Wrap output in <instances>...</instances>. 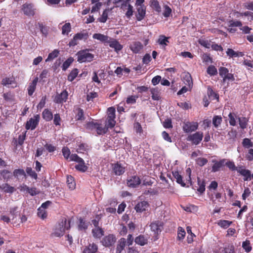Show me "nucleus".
Wrapping results in <instances>:
<instances>
[{
	"label": "nucleus",
	"instance_id": "5701e85b",
	"mask_svg": "<svg viewBox=\"0 0 253 253\" xmlns=\"http://www.w3.org/2000/svg\"><path fill=\"white\" fill-rule=\"evenodd\" d=\"M42 117L43 119L47 122L50 121L53 119L52 113L48 109H45L43 110L42 113Z\"/></svg>",
	"mask_w": 253,
	"mask_h": 253
},
{
	"label": "nucleus",
	"instance_id": "7c9ffc66",
	"mask_svg": "<svg viewBox=\"0 0 253 253\" xmlns=\"http://www.w3.org/2000/svg\"><path fill=\"white\" fill-rule=\"evenodd\" d=\"M109 46L114 48L115 50L117 52L123 48V46L116 40L111 42Z\"/></svg>",
	"mask_w": 253,
	"mask_h": 253
},
{
	"label": "nucleus",
	"instance_id": "2eb2a0df",
	"mask_svg": "<svg viewBox=\"0 0 253 253\" xmlns=\"http://www.w3.org/2000/svg\"><path fill=\"white\" fill-rule=\"evenodd\" d=\"M150 227L151 230L154 232V235L157 236L158 234L161 233V225L160 224L159 221H155L151 223Z\"/></svg>",
	"mask_w": 253,
	"mask_h": 253
},
{
	"label": "nucleus",
	"instance_id": "5fc2aeb1",
	"mask_svg": "<svg viewBox=\"0 0 253 253\" xmlns=\"http://www.w3.org/2000/svg\"><path fill=\"white\" fill-rule=\"evenodd\" d=\"M223 253H235V248L233 245H228L223 249Z\"/></svg>",
	"mask_w": 253,
	"mask_h": 253
},
{
	"label": "nucleus",
	"instance_id": "bb28decb",
	"mask_svg": "<svg viewBox=\"0 0 253 253\" xmlns=\"http://www.w3.org/2000/svg\"><path fill=\"white\" fill-rule=\"evenodd\" d=\"M76 112V119L77 121H84L85 119L84 112L82 109L80 107H77L75 109Z\"/></svg>",
	"mask_w": 253,
	"mask_h": 253
},
{
	"label": "nucleus",
	"instance_id": "603ef678",
	"mask_svg": "<svg viewBox=\"0 0 253 253\" xmlns=\"http://www.w3.org/2000/svg\"><path fill=\"white\" fill-rule=\"evenodd\" d=\"M73 61V59L72 57L68 58L63 63L62 66V70L65 71L70 66Z\"/></svg>",
	"mask_w": 253,
	"mask_h": 253
},
{
	"label": "nucleus",
	"instance_id": "7ed1b4c3",
	"mask_svg": "<svg viewBox=\"0 0 253 253\" xmlns=\"http://www.w3.org/2000/svg\"><path fill=\"white\" fill-rule=\"evenodd\" d=\"M199 126V124L196 122H184L182 129L186 133H190L196 131Z\"/></svg>",
	"mask_w": 253,
	"mask_h": 253
},
{
	"label": "nucleus",
	"instance_id": "69168bd1",
	"mask_svg": "<svg viewBox=\"0 0 253 253\" xmlns=\"http://www.w3.org/2000/svg\"><path fill=\"white\" fill-rule=\"evenodd\" d=\"M243 145L245 147L249 148L253 146V143L249 138H244L242 142Z\"/></svg>",
	"mask_w": 253,
	"mask_h": 253
},
{
	"label": "nucleus",
	"instance_id": "4be33fe9",
	"mask_svg": "<svg viewBox=\"0 0 253 253\" xmlns=\"http://www.w3.org/2000/svg\"><path fill=\"white\" fill-rule=\"evenodd\" d=\"M134 241L136 244L143 246L147 244L148 239L144 235H140L135 238Z\"/></svg>",
	"mask_w": 253,
	"mask_h": 253
},
{
	"label": "nucleus",
	"instance_id": "0e129e2a",
	"mask_svg": "<svg viewBox=\"0 0 253 253\" xmlns=\"http://www.w3.org/2000/svg\"><path fill=\"white\" fill-rule=\"evenodd\" d=\"M151 57L150 54L146 53L142 58V62L144 64L147 65L151 61Z\"/></svg>",
	"mask_w": 253,
	"mask_h": 253
},
{
	"label": "nucleus",
	"instance_id": "393cba45",
	"mask_svg": "<svg viewBox=\"0 0 253 253\" xmlns=\"http://www.w3.org/2000/svg\"><path fill=\"white\" fill-rule=\"evenodd\" d=\"M172 175L176 179V182L182 187H185L186 184L184 182L182 179V176L179 174L178 171H174L172 172Z\"/></svg>",
	"mask_w": 253,
	"mask_h": 253
},
{
	"label": "nucleus",
	"instance_id": "8fccbe9b",
	"mask_svg": "<svg viewBox=\"0 0 253 253\" xmlns=\"http://www.w3.org/2000/svg\"><path fill=\"white\" fill-rule=\"evenodd\" d=\"M62 153L66 160H68L70 157L71 152L68 147H63L62 149Z\"/></svg>",
	"mask_w": 253,
	"mask_h": 253
},
{
	"label": "nucleus",
	"instance_id": "0eeeda50",
	"mask_svg": "<svg viewBox=\"0 0 253 253\" xmlns=\"http://www.w3.org/2000/svg\"><path fill=\"white\" fill-rule=\"evenodd\" d=\"M116 241V237L113 234H109L103 238L102 243L104 246L109 247L113 245Z\"/></svg>",
	"mask_w": 253,
	"mask_h": 253
},
{
	"label": "nucleus",
	"instance_id": "774afa93",
	"mask_svg": "<svg viewBox=\"0 0 253 253\" xmlns=\"http://www.w3.org/2000/svg\"><path fill=\"white\" fill-rule=\"evenodd\" d=\"M228 73V70L227 68L224 67H221L219 68V74L221 77L223 78Z\"/></svg>",
	"mask_w": 253,
	"mask_h": 253
},
{
	"label": "nucleus",
	"instance_id": "a19ab883",
	"mask_svg": "<svg viewBox=\"0 0 253 253\" xmlns=\"http://www.w3.org/2000/svg\"><path fill=\"white\" fill-rule=\"evenodd\" d=\"M109 11V9H105L103 11L101 16L98 18V21L101 23H105L108 19V15Z\"/></svg>",
	"mask_w": 253,
	"mask_h": 253
},
{
	"label": "nucleus",
	"instance_id": "423d86ee",
	"mask_svg": "<svg viewBox=\"0 0 253 253\" xmlns=\"http://www.w3.org/2000/svg\"><path fill=\"white\" fill-rule=\"evenodd\" d=\"M141 183V180L139 176L136 175H133L128 177L126 180V184L127 186L130 188H135Z\"/></svg>",
	"mask_w": 253,
	"mask_h": 253
},
{
	"label": "nucleus",
	"instance_id": "f03ea898",
	"mask_svg": "<svg viewBox=\"0 0 253 253\" xmlns=\"http://www.w3.org/2000/svg\"><path fill=\"white\" fill-rule=\"evenodd\" d=\"M70 228V221H68L67 224L66 218L63 219L61 224L59 225V227L56 228L54 231L50 234V236L60 237L64 235L66 230H68Z\"/></svg>",
	"mask_w": 253,
	"mask_h": 253
},
{
	"label": "nucleus",
	"instance_id": "09e8293b",
	"mask_svg": "<svg viewBox=\"0 0 253 253\" xmlns=\"http://www.w3.org/2000/svg\"><path fill=\"white\" fill-rule=\"evenodd\" d=\"M12 175L18 178L20 176H25L26 173L23 169H16L13 171Z\"/></svg>",
	"mask_w": 253,
	"mask_h": 253
},
{
	"label": "nucleus",
	"instance_id": "4d7b16f0",
	"mask_svg": "<svg viewBox=\"0 0 253 253\" xmlns=\"http://www.w3.org/2000/svg\"><path fill=\"white\" fill-rule=\"evenodd\" d=\"M28 193L32 196L38 195L40 193V191L37 189V188L33 187L29 188Z\"/></svg>",
	"mask_w": 253,
	"mask_h": 253
},
{
	"label": "nucleus",
	"instance_id": "c756f323",
	"mask_svg": "<svg viewBox=\"0 0 253 253\" xmlns=\"http://www.w3.org/2000/svg\"><path fill=\"white\" fill-rule=\"evenodd\" d=\"M108 130V128L106 125L104 126H102L100 124H97L96 131L98 135L105 134L107 132Z\"/></svg>",
	"mask_w": 253,
	"mask_h": 253
},
{
	"label": "nucleus",
	"instance_id": "e2e57ef3",
	"mask_svg": "<svg viewBox=\"0 0 253 253\" xmlns=\"http://www.w3.org/2000/svg\"><path fill=\"white\" fill-rule=\"evenodd\" d=\"M116 123V122L115 120H109L108 119H106V126L108 128V129L113 128L115 126Z\"/></svg>",
	"mask_w": 253,
	"mask_h": 253
},
{
	"label": "nucleus",
	"instance_id": "cd10ccee",
	"mask_svg": "<svg viewBox=\"0 0 253 253\" xmlns=\"http://www.w3.org/2000/svg\"><path fill=\"white\" fill-rule=\"evenodd\" d=\"M238 120L239 121L240 127L242 129H244L245 128H247L248 123L249 122V119L245 117H238Z\"/></svg>",
	"mask_w": 253,
	"mask_h": 253
},
{
	"label": "nucleus",
	"instance_id": "c9c22d12",
	"mask_svg": "<svg viewBox=\"0 0 253 253\" xmlns=\"http://www.w3.org/2000/svg\"><path fill=\"white\" fill-rule=\"evenodd\" d=\"M232 223V221L226 220H219L217 222L218 225L224 229L227 228Z\"/></svg>",
	"mask_w": 253,
	"mask_h": 253
},
{
	"label": "nucleus",
	"instance_id": "473e14b6",
	"mask_svg": "<svg viewBox=\"0 0 253 253\" xmlns=\"http://www.w3.org/2000/svg\"><path fill=\"white\" fill-rule=\"evenodd\" d=\"M1 188L4 192L7 193H12L16 190L14 187L10 186L7 183L3 184L2 185Z\"/></svg>",
	"mask_w": 253,
	"mask_h": 253
},
{
	"label": "nucleus",
	"instance_id": "338daca9",
	"mask_svg": "<svg viewBox=\"0 0 253 253\" xmlns=\"http://www.w3.org/2000/svg\"><path fill=\"white\" fill-rule=\"evenodd\" d=\"M196 162L199 166L202 167L208 163V160L205 158H199L197 159Z\"/></svg>",
	"mask_w": 253,
	"mask_h": 253
},
{
	"label": "nucleus",
	"instance_id": "37998d69",
	"mask_svg": "<svg viewBox=\"0 0 253 253\" xmlns=\"http://www.w3.org/2000/svg\"><path fill=\"white\" fill-rule=\"evenodd\" d=\"M59 53V51L57 49H54L52 52L48 54L45 61L47 62L53 60L58 56Z\"/></svg>",
	"mask_w": 253,
	"mask_h": 253
},
{
	"label": "nucleus",
	"instance_id": "c03bdc74",
	"mask_svg": "<svg viewBox=\"0 0 253 253\" xmlns=\"http://www.w3.org/2000/svg\"><path fill=\"white\" fill-rule=\"evenodd\" d=\"M242 247L247 253L251 252L252 249L250 241L247 240L243 242Z\"/></svg>",
	"mask_w": 253,
	"mask_h": 253
},
{
	"label": "nucleus",
	"instance_id": "052dcab7",
	"mask_svg": "<svg viewBox=\"0 0 253 253\" xmlns=\"http://www.w3.org/2000/svg\"><path fill=\"white\" fill-rule=\"evenodd\" d=\"M163 126L166 128H171L172 127V125L171 119H166L163 122Z\"/></svg>",
	"mask_w": 253,
	"mask_h": 253
},
{
	"label": "nucleus",
	"instance_id": "20e7f679",
	"mask_svg": "<svg viewBox=\"0 0 253 253\" xmlns=\"http://www.w3.org/2000/svg\"><path fill=\"white\" fill-rule=\"evenodd\" d=\"M40 119V116L39 115H35L33 118H30L27 121L25 124V128L27 130L35 129L39 124Z\"/></svg>",
	"mask_w": 253,
	"mask_h": 253
},
{
	"label": "nucleus",
	"instance_id": "ea45409f",
	"mask_svg": "<svg viewBox=\"0 0 253 253\" xmlns=\"http://www.w3.org/2000/svg\"><path fill=\"white\" fill-rule=\"evenodd\" d=\"M151 7L155 10L157 12H160L161 10V6L160 5L159 2L157 0H152L151 1Z\"/></svg>",
	"mask_w": 253,
	"mask_h": 253
},
{
	"label": "nucleus",
	"instance_id": "79ce46f5",
	"mask_svg": "<svg viewBox=\"0 0 253 253\" xmlns=\"http://www.w3.org/2000/svg\"><path fill=\"white\" fill-rule=\"evenodd\" d=\"M207 73L210 76H215L217 74V70L213 65L209 66L207 70Z\"/></svg>",
	"mask_w": 253,
	"mask_h": 253
},
{
	"label": "nucleus",
	"instance_id": "ddd939ff",
	"mask_svg": "<svg viewBox=\"0 0 253 253\" xmlns=\"http://www.w3.org/2000/svg\"><path fill=\"white\" fill-rule=\"evenodd\" d=\"M149 203L147 201H142L137 203L134 209L136 212H142L146 211V209L149 207Z\"/></svg>",
	"mask_w": 253,
	"mask_h": 253
},
{
	"label": "nucleus",
	"instance_id": "13d9d810",
	"mask_svg": "<svg viewBox=\"0 0 253 253\" xmlns=\"http://www.w3.org/2000/svg\"><path fill=\"white\" fill-rule=\"evenodd\" d=\"M38 215L42 219H44L47 217V212L45 210H42L41 208H40L38 209Z\"/></svg>",
	"mask_w": 253,
	"mask_h": 253
},
{
	"label": "nucleus",
	"instance_id": "864d4df0",
	"mask_svg": "<svg viewBox=\"0 0 253 253\" xmlns=\"http://www.w3.org/2000/svg\"><path fill=\"white\" fill-rule=\"evenodd\" d=\"M185 231L183 228L181 227H179L178 228V233H177V239L178 240H182L184 239L185 236Z\"/></svg>",
	"mask_w": 253,
	"mask_h": 253
},
{
	"label": "nucleus",
	"instance_id": "a18cd8bd",
	"mask_svg": "<svg viewBox=\"0 0 253 253\" xmlns=\"http://www.w3.org/2000/svg\"><path fill=\"white\" fill-rule=\"evenodd\" d=\"M71 26L70 23H65L62 28V34L63 35L67 34L70 32Z\"/></svg>",
	"mask_w": 253,
	"mask_h": 253
},
{
	"label": "nucleus",
	"instance_id": "49530a36",
	"mask_svg": "<svg viewBox=\"0 0 253 253\" xmlns=\"http://www.w3.org/2000/svg\"><path fill=\"white\" fill-rule=\"evenodd\" d=\"M150 91L152 94V99L154 100H159L160 99V95L159 94L158 89L153 88H152Z\"/></svg>",
	"mask_w": 253,
	"mask_h": 253
},
{
	"label": "nucleus",
	"instance_id": "aec40b11",
	"mask_svg": "<svg viewBox=\"0 0 253 253\" xmlns=\"http://www.w3.org/2000/svg\"><path fill=\"white\" fill-rule=\"evenodd\" d=\"M104 231L101 227L94 228L92 229V234L95 238L100 239L104 235Z\"/></svg>",
	"mask_w": 253,
	"mask_h": 253
},
{
	"label": "nucleus",
	"instance_id": "f257e3e1",
	"mask_svg": "<svg viewBox=\"0 0 253 253\" xmlns=\"http://www.w3.org/2000/svg\"><path fill=\"white\" fill-rule=\"evenodd\" d=\"M89 49H85L79 51L76 55L77 61L79 63L89 62L92 61L94 58V55L89 52Z\"/></svg>",
	"mask_w": 253,
	"mask_h": 253
},
{
	"label": "nucleus",
	"instance_id": "e433bc0d",
	"mask_svg": "<svg viewBox=\"0 0 253 253\" xmlns=\"http://www.w3.org/2000/svg\"><path fill=\"white\" fill-rule=\"evenodd\" d=\"M222 119L220 116H214L212 118V124L214 126L217 128L222 122Z\"/></svg>",
	"mask_w": 253,
	"mask_h": 253
},
{
	"label": "nucleus",
	"instance_id": "2f4dec72",
	"mask_svg": "<svg viewBox=\"0 0 253 253\" xmlns=\"http://www.w3.org/2000/svg\"><path fill=\"white\" fill-rule=\"evenodd\" d=\"M93 38L101 42H105L108 41L109 37L101 34H94L93 35Z\"/></svg>",
	"mask_w": 253,
	"mask_h": 253
},
{
	"label": "nucleus",
	"instance_id": "f3484780",
	"mask_svg": "<svg viewBox=\"0 0 253 253\" xmlns=\"http://www.w3.org/2000/svg\"><path fill=\"white\" fill-rule=\"evenodd\" d=\"M38 82V78L36 77L33 80L32 83L29 84L28 88V93L29 96H32L35 92Z\"/></svg>",
	"mask_w": 253,
	"mask_h": 253
},
{
	"label": "nucleus",
	"instance_id": "9b49d317",
	"mask_svg": "<svg viewBox=\"0 0 253 253\" xmlns=\"http://www.w3.org/2000/svg\"><path fill=\"white\" fill-rule=\"evenodd\" d=\"M1 84L2 85L9 87V85H11V87L15 88L17 86V83L15 79L13 77L11 78H4L2 79Z\"/></svg>",
	"mask_w": 253,
	"mask_h": 253
},
{
	"label": "nucleus",
	"instance_id": "b1692460",
	"mask_svg": "<svg viewBox=\"0 0 253 253\" xmlns=\"http://www.w3.org/2000/svg\"><path fill=\"white\" fill-rule=\"evenodd\" d=\"M197 184L198 187L196 189L197 191L200 194H203L205 191V180L201 179L199 177L197 178Z\"/></svg>",
	"mask_w": 253,
	"mask_h": 253
},
{
	"label": "nucleus",
	"instance_id": "412c9836",
	"mask_svg": "<svg viewBox=\"0 0 253 253\" xmlns=\"http://www.w3.org/2000/svg\"><path fill=\"white\" fill-rule=\"evenodd\" d=\"M126 245V240L124 238H121L118 243L116 253H121L124 250Z\"/></svg>",
	"mask_w": 253,
	"mask_h": 253
},
{
	"label": "nucleus",
	"instance_id": "a878e982",
	"mask_svg": "<svg viewBox=\"0 0 253 253\" xmlns=\"http://www.w3.org/2000/svg\"><path fill=\"white\" fill-rule=\"evenodd\" d=\"M0 176L2 178L7 181L12 177V173L7 169H3L0 171Z\"/></svg>",
	"mask_w": 253,
	"mask_h": 253
},
{
	"label": "nucleus",
	"instance_id": "1a4fd4ad",
	"mask_svg": "<svg viewBox=\"0 0 253 253\" xmlns=\"http://www.w3.org/2000/svg\"><path fill=\"white\" fill-rule=\"evenodd\" d=\"M120 8L123 11H126L125 15L127 18L129 19L132 16L133 7L130 4L122 3Z\"/></svg>",
	"mask_w": 253,
	"mask_h": 253
},
{
	"label": "nucleus",
	"instance_id": "c85d7f7f",
	"mask_svg": "<svg viewBox=\"0 0 253 253\" xmlns=\"http://www.w3.org/2000/svg\"><path fill=\"white\" fill-rule=\"evenodd\" d=\"M78 163V164L75 166V168L77 170L81 172H85L87 170L88 167L85 165L83 159Z\"/></svg>",
	"mask_w": 253,
	"mask_h": 253
},
{
	"label": "nucleus",
	"instance_id": "6ab92c4d",
	"mask_svg": "<svg viewBox=\"0 0 253 253\" xmlns=\"http://www.w3.org/2000/svg\"><path fill=\"white\" fill-rule=\"evenodd\" d=\"M98 250V246L94 243L89 244L85 247L83 251V253H95Z\"/></svg>",
	"mask_w": 253,
	"mask_h": 253
},
{
	"label": "nucleus",
	"instance_id": "58836bf2",
	"mask_svg": "<svg viewBox=\"0 0 253 253\" xmlns=\"http://www.w3.org/2000/svg\"><path fill=\"white\" fill-rule=\"evenodd\" d=\"M74 36L78 41L82 40H86L88 37V33L86 32L78 33L75 34Z\"/></svg>",
	"mask_w": 253,
	"mask_h": 253
},
{
	"label": "nucleus",
	"instance_id": "72a5a7b5",
	"mask_svg": "<svg viewBox=\"0 0 253 253\" xmlns=\"http://www.w3.org/2000/svg\"><path fill=\"white\" fill-rule=\"evenodd\" d=\"M78 74V69L74 68L68 76V80L70 82H72L77 77Z\"/></svg>",
	"mask_w": 253,
	"mask_h": 253
},
{
	"label": "nucleus",
	"instance_id": "dca6fc26",
	"mask_svg": "<svg viewBox=\"0 0 253 253\" xmlns=\"http://www.w3.org/2000/svg\"><path fill=\"white\" fill-rule=\"evenodd\" d=\"M137 14L136 15V19L140 21L144 19L146 14V7L145 6H140L137 8Z\"/></svg>",
	"mask_w": 253,
	"mask_h": 253
},
{
	"label": "nucleus",
	"instance_id": "39448f33",
	"mask_svg": "<svg viewBox=\"0 0 253 253\" xmlns=\"http://www.w3.org/2000/svg\"><path fill=\"white\" fill-rule=\"evenodd\" d=\"M203 138V133L201 131H197L194 134L189 135L187 137L188 141H191L193 144H199Z\"/></svg>",
	"mask_w": 253,
	"mask_h": 253
},
{
	"label": "nucleus",
	"instance_id": "3c124183",
	"mask_svg": "<svg viewBox=\"0 0 253 253\" xmlns=\"http://www.w3.org/2000/svg\"><path fill=\"white\" fill-rule=\"evenodd\" d=\"M229 124L231 126H235L236 125V121L235 118L236 115L234 113H230L228 115Z\"/></svg>",
	"mask_w": 253,
	"mask_h": 253
},
{
	"label": "nucleus",
	"instance_id": "bf43d9fd",
	"mask_svg": "<svg viewBox=\"0 0 253 253\" xmlns=\"http://www.w3.org/2000/svg\"><path fill=\"white\" fill-rule=\"evenodd\" d=\"M97 124L98 123L94 122L93 121L89 122L86 123V128L91 130L94 129H96Z\"/></svg>",
	"mask_w": 253,
	"mask_h": 253
},
{
	"label": "nucleus",
	"instance_id": "4468645a",
	"mask_svg": "<svg viewBox=\"0 0 253 253\" xmlns=\"http://www.w3.org/2000/svg\"><path fill=\"white\" fill-rule=\"evenodd\" d=\"M143 45L140 42H134L130 45V48L134 53H138L143 48Z\"/></svg>",
	"mask_w": 253,
	"mask_h": 253
},
{
	"label": "nucleus",
	"instance_id": "6e6552de",
	"mask_svg": "<svg viewBox=\"0 0 253 253\" xmlns=\"http://www.w3.org/2000/svg\"><path fill=\"white\" fill-rule=\"evenodd\" d=\"M68 96V92L64 90L60 94H57L54 97L53 101L57 104H62L66 101Z\"/></svg>",
	"mask_w": 253,
	"mask_h": 253
},
{
	"label": "nucleus",
	"instance_id": "6e6d98bb",
	"mask_svg": "<svg viewBox=\"0 0 253 253\" xmlns=\"http://www.w3.org/2000/svg\"><path fill=\"white\" fill-rule=\"evenodd\" d=\"M227 55L230 58L236 57L239 56V52L235 51L231 48H228L226 51Z\"/></svg>",
	"mask_w": 253,
	"mask_h": 253
},
{
	"label": "nucleus",
	"instance_id": "f8f14e48",
	"mask_svg": "<svg viewBox=\"0 0 253 253\" xmlns=\"http://www.w3.org/2000/svg\"><path fill=\"white\" fill-rule=\"evenodd\" d=\"M24 13L28 16H33L35 14V9L31 4H24L22 8Z\"/></svg>",
	"mask_w": 253,
	"mask_h": 253
},
{
	"label": "nucleus",
	"instance_id": "9d476101",
	"mask_svg": "<svg viewBox=\"0 0 253 253\" xmlns=\"http://www.w3.org/2000/svg\"><path fill=\"white\" fill-rule=\"evenodd\" d=\"M125 167H123L121 164L117 163L112 164V170L113 172L116 175H121L125 172Z\"/></svg>",
	"mask_w": 253,
	"mask_h": 253
},
{
	"label": "nucleus",
	"instance_id": "a211bd4d",
	"mask_svg": "<svg viewBox=\"0 0 253 253\" xmlns=\"http://www.w3.org/2000/svg\"><path fill=\"white\" fill-rule=\"evenodd\" d=\"M225 161V159H222L219 161H213L214 164L212 167L211 171L214 172L219 171L220 168L224 166Z\"/></svg>",
	"mask_w": 253,
	"mask_h": 253
},
{
	"label": "nucleus",
	"instance_id": "680f3d73",
	"mask_svg": "<svg viewBox=\"0 0 253 253\" xmlns=\"http://www.w3.org/2000/svg\"><path fill=\"white\" fill-rule=\"evenodd\" d=\"M168 39V38L166 37L165 36H160L158 42L160 44L167 45V43L169 42Z\"/></svg>",
	"mask_w": 253,
	"mask_h": 253
},
{
	"label": "nucleus",
	"instance_id": "f704fd0d",
	"mask_svg": "<svg viewBox=\"0 0 253 253\" xmlns=\"http://www.w3.org/2000/svg\"><path fill=\"white\" fill-rule=\"evenodd\" d=\"M67 184L71 189H74L75 188L76 184L73 177L71 175H68L67 176Z\"/></svg>",
	"mask_w": 253,
	"mask_h": 253
},
{
	"label": "nucleus",
	"instance_id": "de8ad7c7",
	"mask_svg": "<svg viewBox=\"0 0 253 253\" xmlns=\"http://www.w3.org/2000/svg\"><path fill=\"white\" fill-rule=\"evenodd\" d=\"M26 171L27 173L32 178H33L36 180L38 178V175L37 173L33 170L31 167H27L26 169Z\"/></svg>",
	"mask_w": 253,
	"mask_h": 253
},
{
	"label": "nucleus",
	"instance_id": "4c0bfd02",
	"mask_svg": "<svg viewBox=\"0 0 253 253\" xmlns=\"http://www.w3.org/2000/svg\"><path fill=\"white\" fill-rule=\"evenodd\" d=\"M134 129L135 132L138 134L140 136H142L143 134V128L139 123L136 122L134 124Z\"/></svg>",
	"mask_w": 253,
	"mask_h": 253
}]
</instances>
